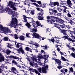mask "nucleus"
<instances>
[{
	"label": "nucleus",
	"instance_id": "obj_1",
	"mask_svg": "<svg viewBox=\"0 0 75 75\" xmlns=\"http://www.w3.org/2000/svg\"><path fill=\"white\" fill-rule=\"evenodd\" d=\"M11 13L12 15L11 16L12 20L11 22V24H12V25H14V24H17V19L16 17L14 18V15L15 14L14 11H11Z\"/></svg>",
	"mask_w": 75,
	"mask_h": 75
},
{
	"label": "nucleus",
	"instance_id": "obj_2",
	"mask_svg": "<svg viewBox=\"0 0 75 75\" xmlns=\"http://www.w3.org/2000/svg\"><path fill=\"white\" fill-rule=\"evenodd\" d=\"M46 63V62L45 61H44V63H41V64H40L41 65L43 66V67H42V73H45V74H46L47 72V69L48 68V65L47 64L46 66H45Z\"/></svg>",
	"mask_w": 75,
	"mask_h": 75
},
{
	"label": "nucleus",
	"instance_id": "obj_3",
	"mask_svg": "<svg viewBox=\"0 0 75 75\" xmlns=\"http://www.w3.org/2000/svg\"><path fill=\"white\" fill-rule=\"evenodd\" d=\"M14 4H15V3H14L12 1H10L8 4L7 6H9L10 8H12L13 10L16 11V8L14 6Z\"/></svg>",
	"mask_w": 75,
	"mask_h": 75
},
{
	"label": "nucleus",
	"instance_id": "obj_4",
	"mask_svg": "<svg viewBox=\"0 0 75 75\" xmlns=\"http://www.w3.org/2000/svg\"><path fill=\"white\" fill-rule=\"evenodd\" d=\"M0 28L1 30H3L4 31L5 33H8L9 32H10V30L8 28L6 27H3L2 25H0Z\"/></svg>",
	"mask_w": 75,
	"mask_h": 75
},
{
	"label": "nucleus",
	"instance_id": "obj_5",
	"mask_svg": "<svg viewBox=\"0 0 75 75\" xmlns=\"http://www.w3.org/2000/svg\"><path fill=\"white\" fill-rule=\"evenodd\" d=\"M48 56L46 55H43V56H41H41L39 55L38 56H37V58H38L39 59H41V58H42L44 59H45V61H46L48 59Z\"/></svg>",
	"mask_w": 75,
	"mask_h": 75
},
{
	"label": "nucleus",
	"instance_id": "obj_6",
	"mask_svg": "<svg viewBox=\"0 0 75 75\" xmlns=\"http://www.w3.org/2000/svg\"><path fill=\"white\" fill-rule=\"evenodd\" d=\"M32 35L33 37H35V38H39V40L42 38V37L39 35V34L35 33L34 32L33 34H32Z\"/></svg>",
	"mask_w": 75,
	"mask_h": 75
},
{
	"label": "nucleus",
	"instance_id": "obj_7",
	"mask_svg": "<svg viewBox=\"0 0 75 75\" xmlns=\"http://www.w3.org/2000/svg\"><path fill=\"white\" fill-rule=\"evenodd\" d=\"M11 71H12L13 74H16V73H18V71L17 70V69H16V67H12L11 68Z\"/></svg>",
	"mask_w": 75,
	"mask_h": 75
},
{
	"label": "nucleus",
	"instance_id": "obj_8",
	"mask_svg": "<svg viewBox=\"0 0 75 75\" xmlns=\"http://www.w3.org/2000/svg\"><path fill=\"white\" fill-rule=\"evenodd\" d=\"M28 69L30 72H35V74H38V71L37 70L35 69H33V68L32 67H29Z\"/></svg>",
	"mask_w": 75,
	"mask_h": 75
},
{
	"label": "nucleus",
	"instance_id": "obj_9",
	"mask_svg": "<svg viewBox=\"0 0 75 75\" xmlns=\"http://www.w3.org/2000/svg\"><path fill=\"white\" fill-rule=\"evenodd\" d=\"M62 38H65V39H66V40H68L69 41H71V42H75V40H73L72 39H71L70 38H69L68 36H63Z\"/></svg>",
	"mask_w": 75,
	"mask_h": 75
},
{
	"label": "nucleus",
	"instance_id": "obj_10",
	"mask_svg": "<svg viewBox=\"0 0 75 75\" xmlns=\"http://www.w3.org/2000/svg\"><path fill=\"white\" fill-rule=\"evenodd\" d=\"M23 18L24 20L25 23H27V18H28L29 20H32V18L30 17H27L25 15H23Z\"/></svg>",
	"mask_w": 75,
	"mask_h": 75
},
{
	"label": "nucleus",
	"instance_id": "obj_11",
	"mask_svg": "<svg viewBox=\"0 0 75 75\" xmlns=\"http://www.w3.org/2000/svg\"><path fill=\"white\" fill-rule=\"evenodd\" d=\"M15 45L16 46V47L18 48H23V45L22 44V43H17V44H16V43H15Z\"/></svg>",
	"mask_w": 75,
	"mask_h": 75
},
{
	"label": "nucleus",
	"instance_id": "obj_12",
	"mask_svg": "<svg viewBox=\"0 0 75 75\" xmlns=\"http://www.w3.org/2000/svg\"><path fill=\"white\" fill-rule=\"evenodd\" d=\"M22 54H25V52H24V50H23V48H19V49L18 50V53H19V54H20V53Z\"/></svg>",
	"mask_w": 75,
	"mask_h": 75
},
{
	"label": "nucleus",
	"instance_id": "obj_13",
	"mask_svg": "<svg viewBox=\"0 0 75 75\" xmlns=\"http://www.w3.org/2000/svg\"><path fill=\"white\" fill-rule=\"evenodd\" d=\"M60 30H61V31H60V33H62L63 35H67L68 36V34H67V30L64 29H60Z\"/></svg>",
	"mask_w": 75,
	"mask_h": 75
},
{
	"label": "nucleus",
	"instance_id": "obj_14",
	"mask_svg": "<svg viewBox=\"0 0 75 75\" xmlns=\"http://www.w3.org/2000/svg\"><path fill=\"white\" fill-rule=\"evenodd\" d=\"M56 62V64H57L59 66H60L61 65V61L59 59H56L55 61Z\"/></svg>",
	"mask_w": 75,
	"mask_h": 75
},
{
	"label": "nucleus",
	"instance_id": "obj_15",
	"mask_svg": "<svg viewBox=\"0 0 75 75\" xmlns=\"http://www.w3.org/2000/svg\"><path fill=\"white\" fill-rule=\"evenodd\" d=\"M31 4H33V5H34V6H36V7H43V8H44V7H45V5L44 6L42 5L39 6V5H38V4H36V3H31Z\"/></svg>",
	"mask_w": 75,
	"mask_h": 75
},
{
	"label": "nucleus",
	"instance_id": "obj_16",
	"mask_svg": "<svg viewBox=\"0 0 75 75\" xmlns=\"http://www.w3.org/2000/svg\"><path fill=\"white\" fill-rule=\"evenodd\" d=\"M67 2V4L69 7H71V6H72L71 1L70 0H68Z\"/></svg>",
	"mask_w": 75,
	"mask_h": 75
},
{
	"label": "nucleus",
	"instance_id": "obj_17",
	"mask_svg": "<svg viewBox=\"0 0 75 75\" xmlns=\"http://www.w3.org/2000/svg\"><path fill=\"white\" fill-rule=\"evenodd\" d=\"M32 23L33 26L34 27V28H36L38 27V26H37L36 22H35L34 21H32Z\"/></svg>",
	"mask_w": 75,
	"mask_h": 75
},
{
	"label": "nucleus",
	"instance_id": "obj_18",
	"mask_svg": "<svg viewBox=\"0 0 75 75\" xmlns=\"http://www.w3.org/2000/svg\"><path fill=\"white\" fill-rule=\"evenodd\" d=\"M9 58H11L13 59H19L20 58L14 56L13 55H11L9 56Z\"/></svg>",
	"mask_w": 75,
	"mask_h": 75
},
{
	"label": "nucleus",
	"instance_id": "obj_19",
	"mask_svg": "<svg viewBox=\"0 0 75 75\" xmlns=\"http://www.w3.org/2000/svg\"><path fill=\"white\" fill-rule=\"evenodd\" d=\"M4 41H10V40L7 37H5L3 38Z\"/></svg>",
	"mask_w": 75,
	"mask_h": 75
},
{
	"label": "nucleus",
	"instance_id": "obj_20",
	"mask_svg": "<svg viewBox=\"0 0 75 75\" xmlns=\"http://www.w3.org/2000/svg\"><path fill=\"white\" fill-rule=\"evenodd\" d=\"M11 52L9 50V49H7L6 52V53L7 55H10Z\"/></svg>",
	"mask_w": 75,
	"mask_h": 75
},
{
	"label": "nucleus",
	"instance_id": "obj_21",
	"mask_svg": "<svg viewBox=\"0 0 75 75\" xmlns=\"http://www.w3.org/2000/svg\"><path fill=\"white\" fill-rule=\"evenodd\" d=\"M25 25L27 26L28 28H30V29H31L30 28L31 27V25H30V24L28 22H27V23H26L25 24Z\"/></svg>",
	"mask_w": 75,
	"mask_h": 75
},
{
	"label": "nucleus",
	"instance_id": "obj_22",
	"mask_svg": "<svg viewBox=\"0 0 75 75\" xmlns=\"http://www.w3.org/2000/svg\"><path fill=\"white\" fill-rule=\"evenodd\" d=\"M17 23H18V20H17V24H15L14 25H12V24H11V26L12 27H14V28H17L16 27V26H18V25H22L20 24H19L18 25L17 24Z\"/></svg>",
	"mask_w": 75,
	"mask_h": 75
},
{
	"label": "nucleus",
	"instance_id": "obj_23",
	"mask_svg": "<svg viewBox=\"0 0 75 75\" xmlns=\"http://www.w3.org/2000/svg\"><path fill=\"white\" fill-rule=\"evenodd\" d=\"M60 21V19L58 18L57 17L56 18V20L54 21V22L57 23H59V21Z\"/></svg>",
	"mask_w": 75,
	"mask_h": 75
},
{
	"label": "nucleus",
	"instance_id": "obj_24",
	"mask_svg": "<svg viewBox=\"0 0 75 75\" xmlns=\"http://www.w3.org/2000/svg\"><path fill=\"white\" fill-rule=\"evenodd\" d=\"M47 22H50L51 24H53V23H54V20L53 19H51V20H47Z\"/></svg>",
	"mask_w": 75,
	"mask_h": 75
},
{
	"label": "nucleus",
	"instance_id": "obj_25",
	"mask_svg": "<svg viewBox=\"0 0 75 75\" xmlns=\"http://www.w3.org/2000/svg\"><path fill=\"white\" fill-rule=\"evenodd\" d=\"M30 32L31 33H32L33 32H35V33H36L37 31V30L36 28H35V29L34 28H33V29H30Z\"/></svg>",
	"mask_w": 75,
	"mask_h": 75
},
{
	"label": "nucleus",
	"instance_id": "obj_26",
	"mask_svg": "<svg viewBox=\"0 0 75 75\" xmlns=\"http://www.w3.org/2000/svg\"><path fill=\"white\" fill-rule=\"evenodd\" d=\"M24 36L23 35H21L18 37V38H19L20 40H22V41H24Z\"/></svg>",
	"mask_w": 75,
	"mask_h": 75
},
{
	"label": "nucleus",
	"instance_id": "obj_27",
	"mask_svg": "<svg viewBox=\"0 0 75 75\" xmlns=\"http://www.w3.org/2000/svg\"><path fill=\"white\" fill-rule=\"evenodd\" d=\"M36 24H37V27H38V26H41L42 27V25L41 24V23L39 22L38 21H36Z\"/></svg>",
	"mask_w": 75,
	"mask_h": 75
},
{
	"label": "nucleus",
	"instance_id": "obj_28",
	"mask_svg": "<svg viewBox=\"0 0 75 75\" xmlns=\"http://www.w3.org/2000/svg\"><path fill=\"white\" fill-rule=\"evenodd\" d=\"M12 64H13L14 65H16V66H18V65H17L18 64L17 62H16L15 60H12Z\"/></svg>",
	"mask_w": 75,
	"mask_h": 75
},
{
	"label": "nucleus",
	"instance_id": "obj_29",
	"mask_svg": "<svg viewBox=\"0 0 75 75\" xmlns=\"http://www.w3.org/2000/svg\"><path fill=\"white\" fill-rule=\"evenodd\" d=\"M68 23L72 25V24H75V23L73 21H72L71 20H70V21H69Z\"/></svg>",
	"mask_w": 75,
	"mask_h": 75
},
{
	"label": "nucleus",
	"instance_id": "obj_30",
	"mask_svg": "<svg viewBox=\"0 0 75 75\" xmlns=\"http://www.w3.org/2000/svg\"><path fill=\"white\" fill-rule=\"evenodd\" d=\"M38 18L39 20H43V18H44V17L41 16H38Z\"/></svg>",
	"mask_w": 75,
	"mask_h": 75
},
{
	"label": "nucleus",
	"instance_id": "obj_31",
	"mask_svg": "<svg viewBox=\"0 0 75 75\" xmlns=\"http://www.w3.org/2000/svg\"><path fill=\"white\" fill-rule=\"evenodd\" d=\"M59 3L58 2H54V6H59Z\"/></svg>",
	"mask_w": 75,
	"mask_h": 75
},
{
	"label": "nucleus",
	"instance_id": "obj_32",
	"mask_svg": "<svg viewBox=\"0 0 75 75\" xmlns=\"http://www.w3.org/2000/svg\"><path fill=\"white\" fill-rule=\"evenodd\" d=\"M54 25L56 27H57V28H58V29H59V30H60V27H59V26H57V25H58V24H57V23H54Z\"/></svg>",
	"mask_w": 75,
	"mask_h": 75
},
{
	"label": "nucleus",
	"instance_id": "obj_33",
	"mask_svg": "<svg viewBox=\"0 0 75 75\" xmlns=\"http://www.w3.org/2000/svg\"><path fill=\"white\" fill-rule=\"evenodd\" d=\"M4 61V58L3 57H0V62H1V61Z\"/></svg>",
	"mask_w": 75,
	"mask_h": 75
},
{
	"label": "nucleus",
	"instance_id": "obj_34",
	"mask_svg": "<svg viewBox=\"0 0 75 75\" xmlns=\"http://www.w3.org/2000/svg\"><path fill=\"white\" fill-rule=\"evenodd\" d=\"M73 33H74V31H70V34H71V35H72V36H71V37L72 38H74V35H73Z\"/></svg>",
	"mask_w": 75,
	"mask_h": 75
},
{
	"label": "nucleus",
	"instance_id": "obj_35",
	"mask_svg": "<svg viewBox=\"0 0 75 75\" xmlns=\"http://www.w3.org/2000/svg\"><path fill=\"white\" fill-rule=\"evenodd\" d=\"M65 22L63 21L62 19H60V21H59V23H60L61 24H63V23H64Z\"/></svg>",
	"mask_w": 75,
	"mask_h": 75
},
{
	"label": "nucleus",
	"instance_id": "obj_36",
	"mask_svg": "<svg viewBox=\"0 0 75 75\" xmlns=\"http://www.w3.org/2000/svg\"><path fill=\"white\" fill-rule=\"evenodd\" d=\"M70 71H69V73L70 72H74V70H73V68L72 67H71L69 68Z\"/></svg>",
	"mask_w": 75,
	"mask_h": 75
},
{
	"label": "nucleus",
	"instance_id": "obj_37",
	"mask_svg": "<svg viewBox=\"0 0 75 75\" xmlns=\"http://www.w3.org/2000/svg\"><path fill=\"white\" fill-rule=\"evenodd\" d=\"M33 44L35 46V47H38V46H39V44L38 43H37L36 42H35V43H33Z\"/></svg>",
	"mask_w": 75,
	"mask_h": 75
},
{
	"label": "nucleus",
	"instance_id": "obj_38",
	"mask_svg": "<svg viewBox=\"0 0 75 75\" xmlns=\"http://www.w3.org/2000/svg\"><path fill=\"white\" fill-rule=\"evenodd\" d=\"M61 59H62L63 61H66V59H65V57H63V56H61Z\"/></svg>",
	"mask_w": 75,
	"mask_h": 75
},
{
	"label": "nucleus",
	"instance_id": "obj_39",
	"mask_svg": "<svg viewBox=\"0 0 75 75\" xmlns=\"http://www.w3.org/2000/svg\"><path fill=\"white\" fill-rule=\"evenodd\" d=\"M42 47H43L44 48H45V50H47V49H48V47L47 45H45V46H42Z\"/></svg>",
	"mask_w": 75,
	"mask_h": 75
},
{
	"label": "nucleus",
	"instance_id": "obj_40",
	"mask_svg": "<svg viewBox=\"0 0 75 75\" xmlns=\"http://www.w3.org/2000/svg\"><path fill=\"white\" fill-rule=\"evenodd\" d=\"M71 55L73 57H74V58H75V54L72 53H71Z\"/></svg>",
	"mask_w": 75,
	"mask_h": 75
},
{
	"label": "nucleus",
	"instance_id": "obj_41",
	"mask_svg": "<svg viewBox=\"0 0 75 75\" xmlns=\"http://www.w3.org/2000/svg\"><path fill=\"white\" fill-rule=\"evenodd\" d=\"M29 50H30V48L28 47H26L25 48V50L27 51H28Z\"/></svg>",
	"mask_w": 75,
	"mask_h": 75
},
{
	"label": "nucleus",
	"instance_id": "obj_42",
	"mask_svg": "<svg viewBox=\"0 0 75 75\" xmlns=\"http://www.w3.org/2000/svg\"><path fill=\"white\" fill-rule=\"evenodd\" d=\"M14 37H15V38L16 40H17V39H18V37H17V36L16 35V34L14 35Z\"/></svg>",
	"mask_w": 75,
	"mask_h": 75
},
{
	"label": "nucleus",
	"instance_id": "obj_43",
	"mask_svg": "<svg viewBox=\"0 0 75 75\" xmlns=\"http://www.w3.org/2000/svg\"><path fill=\"white\" fill-rule=\"evenodd\" d=\"M36 2H37V3L38 4H42L41 2L40 1H36Z\"/></svg>",
	"mask_w": 75,
	"mask_h": 75
},
{
	"label": "nucleus",
	"instance_id": "obj_44",
	"mask_svg": "<svg viewBox=\"0 0 75 75\" xmlns=\"http://www.w3.org/2000/svg\"><path fill=\"white\" fill-rule=\"evenodd\" d=\"M7 44H8V45H7V47H9L11 45V44L9 43H7Z\"/></svg>",
	"mask_w": 75,
	"mask_h": 75
},
{
	"label": "nucleus",
	"instance_id": "obj_45",
	"mask_svg": "<svg viewBox=\"0 0 75 75\" xmlns=\"http://www.w3.org/2000/svg\"><path fill=\"white\" fill-rule=\"evenodd\" d=\"M60 65V66H59L57 67V68H58V69H60L62 68V66H61V64Z\"/></svg>",
	"mask_w": 75,
	"mask_h": 75
},
{
	"label": "nucleus",
	"instance_id": "obj_46",
	"mask_svg": "<svg viewBox=\"0 0 75 75\" xmlns=\"http://www.w3.org/2000/svg\"><path fill=\"white\" fill-rule=\"evenodd\" d=\"M31 13L32 15L34 14V10H32L31 11Z\"/></svg>",
	"mask_w": 75,
	"mask_h": 75
},
{
	"label": "nucleus",
	"instance_id": "obj_47",
	"mask_svg": "<svg viewBox=\"0 0 75 75\" xmlns=\"http://www.w3.org/2000/svg\"><path fill=\"white\" fill-rule=\"evenodd\" d=\"M50 5H52V6H54V2H50Z\"/></svg>",
	"mask_w": 75,
	"mask_h": 75
},
{
	"label": "nucleus",
	"instance_id": "obj_48",
	"mask_svg": "<svg viewBox=\"0 0 75 75\" xmlns=\"http://www.w3.org/2000/svg\"><path fill=\"white\" fill-rule=\"evenodd\" d=\"M67 16L68 17H71L72 16H71V14H69V13H68L67 14Z\"/></svg>",
	"mask_w": 75,
	"mask_h": 75
},
{
	"label": "nucleus",
	"instance_id": "obj_49",
	"mask_svg": "<svg viewBox=\"0 0 75 75\" xmlns=\"http://www.w3.org/2000/svg\"><path fill=\"white\" fill-rule=\"evenodd\" d=\"M40 12L42 14L43 13L44 14V11H43V10L42 9H41V10H40Z\"/></svg>",
	"mask_w": 75,
	"mask_h": 75
},
{
	"label": "nucleus",
	"instance_id": "obj_50",
	"mask_svg": "<svg viewBox=\"0 0 75 75\" xmlns=\"http://www.w3.org/2000/svg\"><path fill=\"white\" fill-rule=\"evenodd\" d=\"M29 33H26V35L27 37H28V38H30V36H29Z\"/></svg>",
	"mask_w": 75,
	"mask_h": 75
},
{
	"label": "nucleus",
	"instance_id": "obj_51",
	"mask_svg": "<svg viewBox=\"0 0 75 75\" xmlns=\"http://www.w3.org/2000/svg\"><path fill=\"white\" fill-rule=\"evenodd\" d=\"M55 13H57V11L56 10H53V12Z\"/></svg>",
	"mask_w": 75,
	"mask_h": 75
},
{
	"label": "nucleus",
	"instance_id": "obj_52",
	"mask_svg": "<svg viewBox=\"0 0 75 75\" xmlns=\"http://www.w3.org/2000/svg\"><path fill=\"white\" fill-rule=\"evenodd\" d=\"M38 70L39 71V72H40V73H42V72H41V68L38 69Z\"/></svg>",
	"mask_w": 75,
	"mask_h": 75
},
{
	"label": "nucleus",
	"instance_id": "obj_53",
	"mask_svg": "<svg viewBox=\"0 0 75 75\" xmlns=\"http://www.w3.org/2000/svg\"><path fill=\"white\" fill-rule=\"evenodd\" d=\"M33 43V41H32L30 40V42H29V44H34V43Z\"/></svg>",
	"mask_w": 75,
	"mask_h": 75
},
{
	"label": "nucleus",
	"instance_id": "obj_54",
	"mask_svg": "<svg viewBox=\"0 0 75 75\" xmlns=\"http://www.w3.org/2000/svg\"><path fill=\"white\" fill-rule=\"evenodd\" d=\"M49 9L50 11H51L52 12L53 11V10H54V9H52L51 8H49Z\"/></svg>",
	"mask_w": 75,
	"mask_h": 75
},
{
	"label": "nucleus",
	"instance_id": "obj_55",
	"mask_svg": "<svg viewBox=\"0 0 75 75\" xmlns=\"http://www.w3.org/2000/svg\"><path fill=\"white\" fill-rule=\"evenodd\" d=\"M56 17H54V16H50V18H56Z\"/></svg>",
	"mask_w": 75,
	"mask_h": 75
},
{
	"label": "nucleus",
	"instance_id": "obj_56",
	"mask_svg": "<svg viewBox=\"0 0 75 75\" xmlns=\"http://www.w3.org/2000/svg\"><path fill=\"white\" fill-rule=\"evenodd\" d=\"M61 11H62V9L61 8H59V12H61Z\"/></svg>",
	"mask_w": 75,
	"mask_h": 75
},
{
	"label": "nucleus",
	"instance_id": "obj_57",
	"mask_svg": "<svg viewBox=\"0 0 75 75\" xmlns=\"http://www.w3.org/2000/svg\"><path fill=\"white\" fill-rule=\"evenodd\" d=\"M47 18L48 19V20H50V19H51V17L48 16L47 17Z\"/></svg>",
	"mask_w": 75,
	"mask_h": 75
},
{
	"label": "nucleus",
	"instance_id": "obj_58",
	"mask_svg": "<svg viewBox=\"0 0 75 75\" xmlns=\"http://www.w3.org/2000/svg\"><path fill=\"white\" fill-rule=\"evenodd\" d=\"M39 16H42V15H44L43 13H38Z\"/></svg>",
	"mask_w": 75,
	"mask_h": 75
},
{
	"label": "nucleus",
	"instance_id": "obj_59",
	"mask_svg": "<svg viewBox=\"0 0 75 75\" xmlns=\"http://www.w3.org/2000/svg\"><path fill=\"white\" fill-rule=\"evenodd\" d=\"M64 71L65 72H68V69H64Z\"/></svg>",
	"mask_w": 75,
	"mask_h": 75
},
{
	"label": "nucleus",
	"instance_id": "obj_60",
	"mask_svg": "<svg viewBox=\"0 0 75 75\" xmlns=\"http://www.w3.org/2000/svg\"><path fill=\"white\" fill-rule=\"evenodd\" d=\"M24 4L25 5H28V4H26V1H24Z\"/></svg>",
	"mask_w": 75,
	"mask_h": 75
},
{
	"label": "nucleus",
	"instance_id": "obj_61",
	"mask_svg": "<svg viewBox=\"0 0 75 75\" xmlns=\"http://www.w3.org/2000/svg\"><path fill=\"white\" fill-rule=\"evenodd\" d=\"M62 5H63V4H65V3H64V1H62Z\"/></svg>",
	"mask_w": 75,
	"mask_h": 75
},
{
	"label": "nucleus",
	"instance_id": "obj_62",
	"mask_svg": "<svg viewBox=\"0 0 75 75\" xmlns=\"http://www.w3.org/2000/svg\"><path fill=\"white\" fill-rule=\"evenodd\" d=\"M61 72H62L64 74H65V72H64V71L62 70H61Z\"/></svg>",
	"mask_w": 75,
	"mask_h": 75
},
{
	"label": "nucleus",
	"instance_id": "obj_63",
	"mask_svg": "<svg viewBox=\"0 0 75 75\" xmlns=\"http://www.w3.org/2000/svg\"><path fill=\"white\" fill-rule=\"evenodd\" d=\"M57 50L59 52V51H60V49H59V47H58L57 48Z\"/></svg>",
	"mask_w": 75,
	"mask_h": 75
},
{
	"label": "nucleus",
	"instance_id": "obj_64",
	"mask_svg": "<svg viewBox=\"0 0 75 75\" xmlns=\"http://www.w3.org/2000/svg\"><path fill=\"white\" fill-rule=\"evenodd\" d=\"M36 9L37 10H38V11H40V8H38V7H37L36 8Z\"/></svg>",
	"mask_w": 75,
	"mask_h": 75
}]
</instances>
